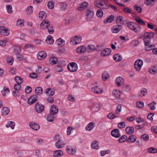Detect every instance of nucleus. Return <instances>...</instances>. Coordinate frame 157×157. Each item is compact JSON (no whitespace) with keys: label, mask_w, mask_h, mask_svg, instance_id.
Returning a JSON list of instances; mask_svg holds the SVG:
<instances>
[{"label":"nucleus","mask_w":157,"mask_h":157,"mask_svg":"<svg viewBox=\"0 0 157 157\" xmlns=\"http://www.w3.org/2000/svg\"><path fill=\"white\" fill-rule=\"evenodd\" d=\"M47 56L46 52L44 51L40 52L37 54V57L39 59H44Z\"/></svg>","instance_id":"14"},{"label":"nucleus","mask_w":157,"mask_h":157,"mask_svg":"<svg viewBox=\"0 0 157 157\" xmlns=\"http://www.w3.org/2000/svg\"><path fill=\"white\" fill-rule=\"evenodd\" d=\"M82 37L80 36H77L72 38L71 40L70 43L72 45L76 44L81 42Z\"/></svg>","instance_id":"3"},{"label":"nucleus","mask_w":157,"mask_h":157,"mask_svg":"<svg viewBox=\"0 0 157 157\" xmlns=\"http://www.w3.org/2000/svg\"><path fill=\"white\" fill-rule=\"evenodd\" d=\"M140 42L138 39H136L132 40L131 43V45L132 46L135 47L138 45L139 43Z\"/></svg>","instance_id":"51"},{"label":"nucleus","mask_w":157,"mask_h":157,"mask_svg":"<svg viewBox=\"0 0 157 157\" xmlns=\"http://www.w3.org/2000/svg\"><path fill=\"white\" fill-rule=\"evenodd\" d=\"M60 4V9L62 10H65L68 6L67 4L65 2H61Z\"/></svg>","instance_id":"41"},{"label":"nucleus","mask_w":157,"mask_h":157,"mask_svg":"<svg viewBox=\"0 0 157 157\" xmlns=\"http://www.w3.org/2000/svg\"><path fill=\"white\" fill-rule=\"evenodd\" d=\"M136 21L139 24L143 25H145V23L144 21H143L141 18L139 17H138L135 18Z\"/></svg>","instance_id":"40"},{"label":"nucleus","mask_w":157,"mask_h":157,"mask_svg":"<svg viewBox=\"0 0 157 157\" xmlns=\"http://www.w3.org/2000/svg\"><path fill=\"white\" fill-rule=\"evenodd\" d=\"M14 52L17 53H19L21 51V48L18 46H15L14 47Z\"/></svg>","instance_id":"52"},{"label":"nucleus","mask_w":157,"mask_h":157,"mask_svg":"<svg viewBox=\"0 0 157 157\" xmlns=\"http://www.w3.org/2000/svg\"><path fill=\"white\" fill-rule=\"evenodd\" d=\"M105 0H97L94 2L95 6L99 8H100L103 5Z\"/></svg>","instance_id":"18"},{"label":"nucleus","mask_w":157,"mask_h":157,"mask_svg":"<svg viewBox=\"0 0 157 157\" xmlns=\"http://www.w3.org/2000/svg\"><path fill=\"white\" fill-rule=\"evenodd\" d=\"M111 135L116 138H118L121 136L119 130L118 129H114L111 132Z\"/></svg>","instance_id":"11"},{"label":"nucleus","mask_w":157,"mask_h":157,"mask_svg":"<svg viewBox=\"0 0 157 157\" xmlns=\"http://www.w3.org/2000/svg\"><path fill=\"white\" fill-rule=\"evenodd\" d=\"M109 77V74L106 71L104 72L102 75V78L104 81L106 80Z\"/></svg>","instance_id":"36"},{"label":"nucleus","mask_w":157,"mask_h":157,"mask_svg":"<svg viewBox=\"0 0 157 157\" xmlns=\"http://www.w3.org/2000/svg\"><path fill=\"white\" fill-rule=\"evenodd\" d=\"M61 136L59 134H57L55 135L53 138V140L54 141H61Z\"/></svg>","instance_id":"58"},{"label":"nucleus","mask_w":157,"mask_h":157,"mask_svg":"<svg viewBox=\"0 0 157 157\" xmlns=\"http://www.w3.org/2000/svg\"><path fill=\"white\" fill-rule=\"evenodd\" d=\"M156 103L155 102H152L150 103L148 105V106L150 107V109L151 110H154L155 109V105Z\"/></svg>","instance_id":"49"},{"label":"nucleus","mask_w":157,"mask_h":157,"mask_svg":"<svg viewBox=\"0 0 157 157\" xmlns=\"http://www.w3.org/2000/svg\"><path fill=\"white\" fill-rule=\"evenodd\" d=\"M50 63L53 65L57 63V59L54 57H52L50 58L49 60Z\"/></svg>","instance_id":"48"},{"label":"nucleus","mask_w":157,"mask_h":157,"mask_svg":"<svg viewBox=\"0 0 157 157\" xmlns=\"http://www.w3.org/2000/svg\"><path fill=\"white\" fill-rule=\"evenodd\" d=\"M20 84L17 83L15 84L14 86V89L17 90H20L21 87Z\"/></svg>","instance_id":"62"},{"label":"nucleus","mask_w":157,"mask_h":157,"mask_svg":"<svg viewBox=\"0 0 157 157\" xmlns=\"http://www.w3.org/2000/svg\"><path fill=\"white\" fill-rule=\"evenodd\" d=\"M9 92V89L6 87H3V90L1 91L2 94L4 96H5L8 95Z\"/></svg>","instance_id":"32"},{"label":"nucleus","mask_w":157,"mask_h":157,"mask_svg":"<svg viewBox=\"0 0 157 157\" xmlns=\"http://www.w3.org/2000/svg\"><path fill=\"white\" fill-rule=\"evenodd\" d=\"M149 138L148 135L146 134H144L141 136V139H143L145 141H147Z\"/></svg>","instance_id":"59"},{"label":"nucleus","mask_w":157,"mask_h":157,"mask_svg":"<svg viewBox=\"0 0 157 157\" xmlns=\"http://www.w3.org/2000/svg\"><path fill=\"white\" fill-rule=\"evenodd\" d=\"M121 29V25H114L111 28V31L113 33H117Z\"/></svg>","instance_id":"7"},{"label":"nucleus","mask_w":157,"mask_h":157,"mask_svg":"<svg viewBox=\"0 0 157 157\" xmlns=\"http://www.w3.org/2000/svg\"><path fill=\"white\" fill-rule=\"evenodd\" d=\"M147 151L150 153H157V149L153 147H151L147 149Z\"/></svg>","instance_id":"42"},{"label":"nucleus","mask_w":157,"mask_h":157,"mask_svg":"<svg viewBox=\"0 0 157 157\" xmlns=\"http://www.w3.org/2000/svg\"><path fill=\"white\" fill-rule=\"evenodd\" d=\"M67 151L69 154H74L76 152V150L74 147L69 146L67 148Z\"/></svg>","instance_id":"17"},{"label":"nucleus","mask_w":157,"mask_h":157,"mask_svg":"<svg viewBox=\"0 0 157 157\" xmlns=\"http://www.w3.org/2000/svg\"><path fill=\"white\" fill-rule=\"evenodd\" d=\"M112 93L113 95L116 98H120L121 92L119 90H115L113 91Z\"/></svg>","instance_id":"23"},{"label":"nucleus","mask_w":157,"mask_h":157,"mask_svg":"<svg viewBox=\"0 0 157 157\" xmlns=\"http://www.w3.org/2000/svg\"><path fill=\"white\" fill-rule=\"evenodd\" d=\"M86 48L84 46H81L78 47L76 49V52L79 54H83L86 52Z\"/></svg>","instance_id":"10"},{"label":"nucleus","mask_w":157,"mask_h":157,"mask_svg":"<svg viewBox=\"0 0 157 157\" xmlns=\"http://www.w3.org/2000/svg\"><path fill=\"white\" fill-rule=\"evenodd\" d=\"M29 124L30 127L33 130H37L40 128V126L36 123L31 122Z\"/></svg>","instance_id":"19"},{"label":"nucleus","mask_w":157,"mask_h":157,"mask_svg":"<svg viewBox=\"0 0 157 157\" xmlns=\"http://www.w3.org/2000/svg\"><path fill=\"white\" fill-rule=\"evenodd\" d=\"M25 90L26 93L29 94L32 92V89L30 86H28L26 87Z\"/></svg>","instance_id":"61"},{"label":"nucleus","mask_w":157,"mask_h":157,"mask_svg":"<svg viewBox=\"0 0 157 157\" xmlns=\"http://www.w3.org/2000/svg\"><path fill=\"white\" fill-rule=\"evenodd\" d=\"M50 26L49 21L47 20L43 21L40 24V27L41 29L48 28Z\"/></svg>","instance_id":"9"},{"label":"nucleus","mask_w":157,"mask_h":157,"mask_svg":"<svg viewBox=\"0 0 157 157\" xmlns=\"http://www.w3.org/2000/svg\"><path fill=\"white\" fill-rule=\"evenodd\" d=\"M111 52V49L109 48H106L102 51L101 52V56H105L109 55Z\"/></svg>","instance_id":"15"},{"label":"nucleus","mask_w":157,"mask_h":157,"mask_svg":"<svg viewBox=\"0 0 157 157\" xmlns=\"http://www.w3.org/2000/svg\"><path fill=\"white\" fill-rule=\"evenodd\" d=\"M55 93V91L53 89L48 88L46 90L45 93L48 96H51L53 95Z\"/></svg>","instance_id":"25"},{"label":"nucleus","mask_w":157,"mask_h":157,"mask_svg":"<svg viewBox=\"0 0 157 157\" xmlns=\"http://www.w3.org/2000/svg\"><path fill=\"white\" fill-rule=\"evenodd\" d=\"M136 106L140 108L144 107V102L141 101H138L136 103Z\"/></svg>","instance_id":"46"},{"label":"nucleus","mask_w":157,"mask_h":157,"mask_svg":"<svg viewBox=\"0 0 157 157\" xmlns=\"http://www.w3.org/2000/svg\"><path fill=\"white\" fill-rule=\"evenodd\" d=\"M38 100V98L36 95L31 96L28 99V103L30 105H31L36 102Z\"/></svg>","instance_id":"8"},{"label":"nucleus","mask_w":157,"mask_h":157,"mask_svg":"<svg viewBox=\"0 0 157 157\" xmlns=\"http://www.w3.org/2000/svg\"><path fill=\"white\" fill-rule=\"evenodd\" d=\"M98 144L97 141H93L91 144V147L93 149H98Z\"/></svg>","instance_id":"39"},{"label":"nucleus","mask_w":157,"mask_h":157,"mask_svg":"<svg viewBox=\"0 0 157 157\" xmlns=\"http://www.w3.org/2000/svg\"><path fill=\"white\" fill-rule=\"evenodd\" d=\"M103 14V13L101 9H99L97 10L96 15L99 17H101Z\"/></svg>","instance_id":"54"},{"label":"nucleus","mask_w":157,"mask_h":157,"mask_svg":"<svg viewBox=\"0 0 157 157\" xmlns=\"http://www.w3.org/2000/svg\"><path fill=\"white\" fill-rule=\"evenodd\" d=\"M125 126V124L124 122H123L119 123L117 125L118 128H124Z\"/></svg>","instance_id":"64"},{"label":"nucleus","mask_w":157,"mask_h":157,"mask_svg":"<svg viewBox=\"0 0 157 157\" xmlns=\"http://www.w3.org/2000/svg\"><path fill=\"white\" fill-rule=\"evenodd\" d=\"M56 44L59 47H61L64 45L65 41L61 38H59L56 41Z\"/></svg>","instance_id":"28"},{"label":"nucleus","mask_w":157,"mask_h":157,"mask_svg":"<svg viewBox=\"0 0 157 157\" xmlns=\"http://www.w3.org/2000/svg\"><path fill=\"white\" fill-rule=\"evenodd\" d=\"M86 19L88 21H90L93 17L94 15V12L90 10H87L86 13Z\"/></svg>","instance_id":"6"},{"label":"nucleus","mask_w":157,"mask_h":157,"mask_svg":"<svg viewBox=\"0 0 157 157\" xmlns=\"http://www.w3.org/2000/svg\"><path fill=\"white\" fill-rule=\"evenodd\" d=\"M39 15V18L41 20H45L47 16L46 13L45 12L43 11L40 12Z\"/></svg>","instance_id":"29"},{"label":"nucleus","mask_w":157,"mask_h":157,"mask_svg":"<svg viewBox=\"0 0 157 157\" xmlns=\"http://www.w3.org/2000/svg\"><path fill=\"white\" fill-rule=\"evenodd\" d=\"M154 35V33H145L144 34V37L149 38H153Z\"/></svg>","instance_id":"35"},{"label":"nucleus","mask_w":157,"mask_h":157,"mask_svg":"<svg viewBox=\"0 0 157 157\" xmlns=\"http://www.w3.org/2000/svg\"><path fill=\"white\" fill-rule=\"evenodd\" d=\"M6 9L7 10V12L9 13H12V6L11 5H7L6 6Z\"/></svg>","instance_id":"53"},{"label":"nucleus","mask_w":157,"mask_h":157,"mask_svg":"<svg viewBox=\"0 0 157 157\" xmlns=\"http://www.w3.org/2000/svg\"><path fill=\"white\" fill-rule=\"evenodd\" d=\"M15 80L18 83H22L23 82V79L19 76H16L15 78Z\"/></svg>","instance_id":"50"},{"label":"nucleus","mask_w":157,"mask_h":157,"mask_svg":"<svg viewBox=\"0 0 157 157\" xmlns=\"http://www.w3.org/2000/svg\"><path fill=\"white\" fill-rule=\"evenodd\" d=\"M134 132V129L132 127L128 126V135L132 134Z\"/></svg>","instance_id":"57"},{"label":"nucleus","mask_w":157,"mask_h":157,"mask_svg":"<svg viewBox=\"0 0 157 157\" xmlns=\"http://www.w3.org/2000/svg\"><path fill=\"white\" fill-rule=\"evenodd\" d=\"M7 61L8 64L11 65L13 64V59L12 57H10L7 59Z\"/></svg>","instance_id":"63"},{"label":"nucleus","mask_w":157,"mask_h":157,"mask_svg":"<svg viewBox=\"0 0 157 157\" xmlns=\"http://www.w3.org/2000/svg\"><path fill=\"white\" fill-rule=\"evenodd\" d=\"M15 125V123L13 121L8 122V124H6V126L7 128L10 127L12 129H13Z\"/></svg>","instance_id":"45"},{"label":"nucleus","mask_w":157,"mask_h":157,"mask_svg":"<svg viewBox=\"0 0 157 157\" xmlns=\"http://www.w3.org/2000/svg\"><path fill=\"white\" fill-rule=\"evenodd\" d=\"M10 111V109L7 107H4L2 109V115H6L9 114Z\"/></svg>","instance_id":"33"},{"label":"nucleus","mask_w":157,"mask_h":157,"mask_svg":"<svg viewBox=\"0 0 157 157\" xmlns=\"http://www.w3.org/2000/svg\"><path fill=\"white\" fill-rule=\"evenodd\" d=\"M42 89L40 87H36L35 89V93L38 95L41 94L42 92Z\"/></svg>","instance_id":"38"},{"label":"nucleus","mask_w":157,"mask_h":157,"mask_svg":"<svg viewBox=\"0 0 157 157\" xmlns=\"http://www.w3.org/2000/svg\"><path fill=\"white\" fill-rule=\"evenodd\" d=\"M88 3L86 2H83L78 8V10L82 11L85 9L88 6Z\"/></svg>","instance_id":"21"},{"label":"nucleus","mask_w":157,"mask_h":157,"mask_svg":"<svg viewBox=\"0 0 157 157\" xmlns=\"http://www.w3.org/2000/svg\"><path fill=\"white\" fill-rule=\"evenodd\" d=\"M147 93V90L144 88H142L139 92L138 97H139L144 96Z\"/></svg>","instance_id":"20"},{"label":"nucleus","mask_w":157,"mask_h":157,"mask_svg":"<svg viewBox=\"0 0 157 157\" xmlns=\"http://www.w3.org/2000/svg\"><path fill=\"white\" fill-rule=\"evenodd\" d=\"M134 9L137 11L139 13H141L142 11V9L140 7L138 6L137 5H135L134 6Z\"/></svg>","instance_id":"56"},{"label":"nucleus","mask_w":157,"mask_h":157,"mask_svg":"<svg viewBox=\"0 0 157 157\" xmlns=\"http://www.w3.org/2000/svg\"><path fill=\"white\" fill-rule=\"evenodd\" d=\"M44 105L39 103V102H37L35 104V111L37 113H41L44 110Z\"/></svg>","instance_id":"2"},{"label":"nucleus","mask_w":157,"mask_h":157,"mask_svg":"<svg viewBox=\"0 0 157 157\" xmlns=\"http://www.w3.org/2000/svg\"><path fill=\"white\" fill-rule=\"evenodd\" d=\"M146 46L145 50L147 51H149L152 49V48L155 47L154 44H147V45L145 46Z\"/></svg>","instance_id":"55"},{"label":"nucleus","mask_w":157,"mask_h":157,"mask_svg":"<svg viewBox=\"0 0 157 157\" xmlns=\"http://www.w3.org/2000/svg\"><path fill=\"white\" fill-rule=\"evenodd\" d=\"M63 154V152L61 150H58L54 151L53 155L55 157H60Z\"/></svg>","instance_id":"27"},{"label":"nucleus","mask_w":157,"mask_h":157,"mask_svg":"<svg viewBox=\"0 0 157 157\" xmlns=\"http://www.w3.org/2000/svg\"><path fill=\"white\" fill-rule=\"evenodd\" d=\"M143 64V61L140 59L136 60L134 63V68L137 71H139L140 69Z\"/></svg>","instance_id":"4"},{"label":"nucleus","mask_w":157,"mask_h":157,"mask_svg":"<svg viewBox=\"0 0 157 157\" xmlns=\"http://www.w3.org/2000/svg\"><path fill=\"white\" fill-rule=\"evenodd\" d=\"M94 123L90 122L86 127V129L88 131H90L94 128Z\"/></svg>","instance_id":"34"},{"label":"nucleus","mask_w":157,"mask_h":157,"mask_svg":"<svg viewBox=\"0 0 157 157\" xmlns=\"http://www.w3.org/2000/svg\"><path fill=\"white\" fill-rule=\"evenodd\" d=\"M91 90L94 93L96 94H100L103 92V90L101 89H100L97 86L92 87Z\"/></svg>","instance_id":"16"},{"label":"nucleus","mask_w":157,"mask_h":157,"mask_svg":"<svg viewBox=\"0 0 157 157\" xmlns=\"http://www.w3.org/2000/svg\"><path fill=\"white\" fill-rule=\"evenodd\" d=\"M117 117L115 115V114L112 113H110L108 115V118L110 119H114V118Z\"/></svg>","instance_id":"60"},{"label":"nucleus","mask_w":157,"mask_h":157,"mask_svg":"<svg viewBox=\"0 0 157 157\" xmlns=\"http://www.w3.org/2000/svg\"><path fill=\"white\" fill-rule=\"evenodd\" d=\"M116 23L117 25H120L123 23L122 17L119 16L117 17Z\"/></svg>","instance_id":"44"},{"label":"nucleus","mask_w":157,"mask_h":157,"mask_svg":"<svg viewBox=\"0 0 157 157\" xmlns=\"http://www.w3.org/2000/svg\"><path fill=\"white\" fill-rule=\"evenodd\" d=\"M50 114L52 115H54L58 112V109L56 108L55 105H53L50 109Z\"/></svg>","instance_id":"24"},{"label":"nucleus","mask_w":157,"mask_h":157,"mask_svg":"<svg viewBox=\"0 0 157 157\" xmlns=\"http://www.w3.org/2000/svg\"><path fill=\"white\" fill-rule=\"evenodd\" d=\"M0 34L3 36H8L9 34V31L6 28L2 27L0 29Z\"/></svg>","instance_id":"12"},{"label":"nucleus","mask_w":157,"mask_h":157,"mask_svg":"<svg viewBox=\"0 0 157 157\" xmlns=\"http://www.w3.org/2000/svg\"><path fill=\"white\" fill-rule=\"evenodd\" d=\"M46 42L47 44H53L54 42L53 37L50 35L48 36L46 40Z\"/></svg>","instance_id":"31"},{"label":"nucleus","mask_w":157,"mask_h":157,"mask_svg":"<svg viewBox=\"0 0 157 157\" xmlns=\"http://www.w3.org/2000/svg\"><path fill=\"white\" fill-rule=\"evenodd\" d=\"M137 138L135 136L131 135L128 137V143H132L135 142Z\"/></svg>","instance_id":"30"},{"label":"nucleus","mask_w":157,"mask_h":157,"mask_svg":"<svg viewBox=\"0 0 157 157\" xmlns=\"http://www.w3.org/2000/svg\"><path fill=\"white\" fill-rule=\"evenodd\" d=\"M135 24L133 22H128V28L133 30L136 33H138L141 31V28L139 26H135Z\"/></svg>","instance_id":"1"},{"label":"nucleus","mask_w":157,"mask_h":157,"mask_svg":"<svg viewBox=\"0 0 157 157\" xmlns=\"http://www.w3.org/2000/svg\"><path fill=\"white\" fill-rule=\"evenodd\" d=\"M151 38L144 37V40L145 46H147V44H150L151 43L150 40Z\"/></svg>","instance_id":"47"},{"label":"nucleus","mask_w":157,"mask_h":157,"mask_svg":"<svg viewBox=\"0 0 157 157\" xmlns=\"http://www.w3.org/2000/svg\"><path fill=\"white\" fill-rule=\"evenodd\" d=\"M67 68L71 72H75L77 70L78 67L75 63L72 62L70 63L68 65Z\"/></svg>","instance_id":"5"},{"label":"nucleus","mask_w":157,"mask_h":157,"mask_svg":"<svg viewBox=\"0 0 157 157\" xmlns=\"http://www.w3.org/2000/svg\"><path fill=\"white\" fill-rule=\"evenodd\" d=\"M65 145V143L61 141H58L55 144L56 147L58 148H61L63 147Z\"/></svg>","instance_id":"22"},{"label":"nucleus","mask_w":157,"mask_h":157,"mask_svg":"<svg viewBox=\"0 0 157 157\" xmlns=\"http://www.w3.org/2000/svg\"><path fill=\"white\" fill-rule=\"evenodd\" d=\"M114 19V17L112 15H110L107 19H105L104 21V23L105 24L111 22Z\"/></svg>","instance_id":"26"},{"label":"nucleus","mask_w":157,"mask_h":157,"mask_svg":"<svg viewBox=\"0 0 157 157\" xmlns=\"http://www.w3.org/2000/svg\"><path fill=\"white\" fill-rule=\"evenodd\" d=\"M115 82L118 86H120L124 84V81L123 78L119 77L116 78Z\"/></svg>","instance_id":"13"},{"label":"nucleus","mask_w":157,"mask_h":157,"mask_svg":"<svg viewBox=\"0 0 157 157\" xmlns=\"http://www.w3.org/2000/svg\"><path fill=\"white\" fill-rule=\"evenodd\" d=\"M127 137L126 135H123L121 136L118 140L119 143H122L125 142L127 140Z\"/></svg>","instance_id":"43"},{"label":"nucleus","mask_w":157,"mask_h":157,"mask_svg":"<svg viewBox=\"0 0 157 157\" xmlns=\"http://www.w3.org/2000/svg\"><path fill=\"white\" fill-rule=\"evenodd\" d=\"M113 59L116 61H119L121 60L122 57L119 54H117L114 55Z\"/></svg>","instance_id":"37"}]
</instances>
